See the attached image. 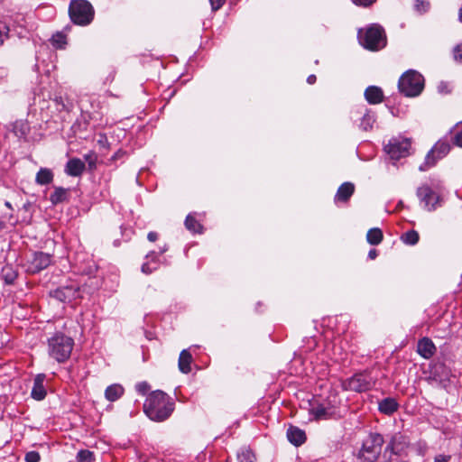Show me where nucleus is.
<instances>
[{"label":"nucleus","instance_id":"f257e3e1","mask_svg":"<svg viewBox=\"0 0 462 462\" xmlns=\"http://www.w3.org/2000/svg\"><path fill=\"white\" fill-rule=\"evenodd\" d=\"M175 408V403L167 393L157 390L151 393L143 404V411L154 421H163L167 420Z\"/></svg>","mask_w":462,"mask_h":462},{"label":"nucleus","instance_id":"f03ea898","mask_svg":"<svg viewBox=\"0 0 462 462\" xmlns=\"http://www.w3.org/2000/svg\"><path fill=\"white\" fill-rule=\"evenodd\" d=\"M74 346V340L62 333H57L48 341V351L51 357L59 363L68 360Z\"/></svg>","mask_w":462,"mask_h":462},{"label":"nucleus","instance_id":"7ed1b4c3","mask_svg":"<svg viewBox=\"0 0 462 462\" xmlns=\"http://www.w3.org/2000/svg\"><path fill=\"white\" fill-rule=\"evenodd\" d=\"M69 14L75 24L85 26L94 19L95 11L92 5L87 0H71L69 5Z\"/></svg>","mask_w":462,"mask_h":462},{"label":"nucleus","instance_id":"20e7f679","mask_svg":"<svg viewBox=\"0 0 462 462\" xmlns=\"http://www.w3.org/2000/svg\"><path fill=\"white\" fill-rule=\"evenodd\" d=\"M359 42L365 49L370 51H378L385 46L386 41L383 30L376 24L358 31Z\"/></svg>","mask_w":462,"mask_h":462},{"label":"nucleus","instance_id":"39448f33","mask_svg":"<svg viewBox=\"0 0 462 462\" xmlns=\"http://www.w3.org/2000/svg\"><path fill=\"white\" fill-rule=\"evenodd\" d=\"M383 438L379 433H370L363 441L358 453L361 462H374L380 456L383 445Z\"/></svg>","mask_w":462,"mask_h":462},{"label":"nucleus","instance_id":"423d86ee","mask_svg":"<svg viewBox=\"0 0 462 462\" xmlns=\"http://www.w3.org/2000/svg\"><path fill=\"white\" fill-rule=\"evenodd\" d=\"M398 88L406 97H417L424 88V79L416 70H408L400 78Z\"/></svg>","mask_w":462,"mask_h":462},{"label":"nucleus","instance_id":"0eeeda50","mask_svg":"<svg viewBox=\"0 0 462 462\" xmlns=\"http://www.w3.org/2000/svg\"><path fill=\"white\" fill-rule=\"evenodd\" d=\"M375 383V379L369 373H360L344 383L346 390L362 393L370 390Z\"/></svg>","mask_w":462,"mask_h":462},{"label":"nucleus","instance_id":"6e6552de","mask_svg":"<svg viewBox=\"0 0 462 462\" xmlns=\"http://www.w3.org/2000/svg\"><path fill=\"white\" fill-rule=\"evenodd\" d=\"M450 144L448 141L439 140L436 143L433 148L429 152L426 156V161L423 165L420 166V171H426L429 167L433 166L437 160L443 158L448 153Z\"/></svg>","mask_w":462,"mask_h":462},{"label":"nucleus","instance_id":"1a4fd4ad","mask_svg":"<svg viewBox=\"0 0 462 462\" xmlns=\"http://www.w3.org/2000/svg\"><path fill=\"white\" fill-rule=\"evenodd\" d=\"M51 263V255L43 252H35L27 260V272L36 273L47 268Z\"/></svg>","mask_w":462,"mask_h":462},{"label":"nucleus","instance_id":"9d476101","mask_svg":"<svg viewBox=\"0 0 462 462\" xmlns=\"http://www.w3.org/2000/svg\"><path fill=\"white\" fill-rule=\"evenodd\" d=\"M417 196L424 202V206L428 210H434L439 200V197L428 185H422L417 189Z\"/></svg>","mask_w":462,"mask_h":462},{"label":"nucleus","instance_id":"9b49d317","mask_svg":"<svg viewBox=\"0 0 462 462\" xmlns=\"http://www.w3.org/2000/svg\"><path fill=\"white\" fill-rule=\"evenodd\" d=\"M411 148V143L408 140L402 142H393L385 146L386 152L393 160H398L402 157H405L409 154Z\"/></svg>","mask_w":462,"mask_h":462},{"label":"nucleus","instance_id":"f8f14e48","mask_svg":"<svg viewBox=\"0 0 462 462\" xmlns=\"http://www.w3.org/2000/svg\"><path fill=\"white\" fill-rule=\"evenodd\" d=\"M52 295L60 301L69 303L79 298V289L72 285L64 286L55 290Z\"/></svg>","mask_w":462,"mask_h":462},{"label":"nucleus","instance_id":"ddd939ff","mask_svg":"<svg viewBox=\"0 0 462 462\" xmlns=\"http://www.w3.org/2000/svg\"><path fill=\"white\" fill-rule=\"evenodd\" d=\"M417 351L422 357L429 359L435 354L436 346L430 338L423 337L418 342Z\"/></svg>","mask_w":462,"mask_h":462},{"label":"nucleus","instance_id":"4468645a","mask_svg":"<svg viewBox=\"0 0 462 462\" xmlns=\"http://www.w3.org/2000/svg\"><path fill=\"white\" fill-rule=\"evenodd\" d=\"M85 170V163L79 158H73L68 161L65 166V172L69 176H80Z\"/></svg>","mask_w":462,"mask_h":462},{"label":"nucleus","instance_id":"2eb2a0df","mask_svg":"<svg viewBox=\"0 0 462 462\" xmlns=\"http://www.w3.org/2000/svg\"><path fill=\"white\" fill-rule=\"evenodd\" d=\"M45 379L44 374H38L33 383V387L32 389L31 395L34 400L42 401L46 396V390L43 385V382Z\"/></svg>","mask_w":462,"mask_h":462},{"label":"nucleus","instance_id":"dca6fc26","mask_svg":"<svg viewBox=\"0 0 462 462\" xmlns=\"http://www.w3.org/2000/svg\"><path fill=\"white\" fill-rule=\"evenodd\" d=\"M288 440L294 446H300L306 441L305 432L294 426H291L287 430Z\"/></svg>","mask_w":462,"mask_h":462},{"label":"nucleus","instance_id":"f3484780","mask_svg":"<svg viewBox=\"0 0 462 462\" xmlns=\"http://www.w3.org/2000/svg\"><path fill=\"white\" fill-rule=\"evenodd\" d=\"M355 191V186L351 182L343 183L337 189L335 200L346 202Z\"/></svg>","mask_w":462,"mask_h":462},{"label":"nucleus","instance_id":"a211bd4d","mask_svg":"<svg viewBox=\"0 0 462 462\" xmlns=\"http://www.w3.org/2000/svg\"><path fill=\"white\" fill-rule=\"evenodd\" d=\"M365 97L370 104H379L383 101V90L375 86L368 87L365 91Z\"/></svg>","mask_w":462,"mask_h":462},{"label":"nucleus","instance_id":"6ab92c4d","mask_svg":"<svg viewBox=\"0 0 462 462\" xmlns=\"http://www.w3.org/2000/svg\"><path fill=\"white\" fill-rule=\"evenodd\" d=\"M192 356L191 354L184 349L180 352L179 356V369L183 374H189L191 371Z\"/></svg>","mask_w":462,"mask_h":462},{"label":"nucleus","instance_id":"aec40b11","mask_svg":"<svg viewBox=\"0 0 462 462\" xmlns=\"http://www.w3.org/2000/svg\"><path fill=\"white\" fill-rule=\"evenodd\" d=\"M196 213H191L186 217L185 226L192 233L201 234L203 232V226L199 221L196 219Z\"/></svg>","mask_w":462,"mask_h":462},{"label":"nucleus","instance_id":"412c9836","mask_svg":"<svg viewBox=\"0 0 462 462\" xmlns=\"http://www.w3.org/2000/svg\"><path fill=\"white\" fill-rule=\"evenodd\" d=\"M123 386L117 383L109 385L105 391V396L109 402H115L118 400L123 395Z\"/></svg>","mask_w":462,"mask_h":462},{"label":"nucleus","instance_id":"4be33fe9","mask_svg":"<svg viewBox=\"0 0 462 462\" xmlns=\"http://www.w3.org/2000/svg\"><path fill=\"white\" fill-rule=\"evenodd\" d=\"M53 180V173L50 169L41 168L35 177V181L39 185H47Z\"/></svg>","mask_w":462,"mask_h":462},{"label":"nucleus","instance_id":"5701e85b","mask_svg":"<svg viewBox=\"0 0 462 462\" xmlns=\"http://www.w3.org/2000/svg\"><path fill=\"white\" fill-rule=\"evenodd\" d=\"M397 408L398 403L393 398H385L379 402V411L384 414H392Z\"/></svg>","mask_w":462,"mask_h":462},{"label":"nucleus","instance_id":"b1692460","mask_svg":"<svg viewBox=\"0 0 462 462\" xmlns=\"http://www.w3.org/2000/svg\"><path fill=\"white\" fill-rule=\"evenodd\" d=\"M68 199V189L58 187L55 188L53 193L50 196V200L53 205H57L65 201Z\"/></svg>","mask_w":462,"mask_h":462},{"label":"nucleus","instance_id":"393cba45","mask_svg":"<svg viewBox=\"0 0 462 462\" xmlns=\"http://www.w3.org/2000/svg\"><path fill=\"white\" fill-rule=\"evenodd\" d=\"M383 233L380 228L374 227L368 230L366 234L367 242L370 245H379L383 240Z\"/></svg>","mask_w":462,"mask_h":462},{"label":"nucleus","instance_id":"a878e982","mask_svg":"<svg viewBox=\"0 0 462 462\" xmlns=\"http://www.w3.org/2000/svg\"><path fill=\"white\" fill-rule=\"evenodd\" d=\"M238 462H254L255 455L250 448H242L236 455Z\"/></svg>","mask_w":462,"mask_h":462},{"label":"nucleus","instance_id":"bb28decb","mask_svg":"<svg viewBox=\"0 0 462 462\" xmlns=\"http://www.w3.org/2000/svg\"><path fill=\"white\" fill-rule=\"evenodd\" d=\"M311 413L316 420H323L328 418L331 414V411L329 409L324 407L323 405H318L317 407H313L311 409Z\"/></svg>","mask_w":462,"mask_h":462},{"label":"nucleus","instance_id":"cd10ccee","mask_svg":"<svg viewBox=\"0 0 462 462\" xmlns=\"http://www.w3.org/2000/svg\"><path fill=\"white\" fill-rule=\"evenodd\" d=\"M401 238L406 245H414L419 241V234L415 230H411L403 234Z\"/></svg>","mask_w":462,"mask_h":462},{"label":"nucleus","instance_id":"c85d7f7f","mask_svg":"<svg viewBox=\"0 0 462 462\" xmlns=\"http://www.w3.org/2000/svg\"><path fill=\"white\" fill-rule=\"evenodd\" d=\"M78 462H93L95 460L94 453L88 450H79L77 454Z\"/></svg>","mask_w":462,"mask_h":462},{"label":"nucleus","instance_id":"c756f323","mask_svg":"<svg viewBox=\"0 0 462 462\" xmlns=\"http://www.w3.org/2000/svg\"><path fill=\"white\" fill-rule=\"evenodd\" d=\"M52 44L56 48H63L66 44V36L60 32H58L52 36Z\"/></svg>","mask_w":462,"mask_h":462},{"label":"nucleus","instance_id":"7c9ffc66","mask_svg":"<svg viewBox=\"0 0 462 462\" xmlns=\"http://www.w3.org/2000/svg\"><path fill=\"white\" fill-rule=\"evenodd\" d=\"M430 2L427 0H415L414 7L420 14L426 13L430 9Z\"/></svg>","mask_w":462,"mask_h":462},{"label":"nucleus","instance_id":"2f4dec72","mask_svg":"<svg viewBox=\"0 0 462 462\" xmlns=\"http://www.w3.org/2000/svg\"><path fill=\"white\" fill-rule=\"evenodd\" d=\"M452 53H453V58H454L455 61H457L458 63H462V43L456 45L453 48Z\"/></svg>","mask_w":462,"mask_h":462},{"label":"nucleus","instance_id":"473e14b6","mask_svg":"<svg viewBox=\"0 0 462 462\" xmlns=\"http://www.w3.org/2000/svg\"><path fill=\"white\" fill-rule=\"evenodd\" d=\"M41 459V456L37 451H29L25 455L26 462H39Z\"/></svg>","mask_w":462,"mask_h":462},{"label":"nucleus","instance_id":"72a5a7b5","mask_svg":"<svg viewBox=\"0 0 462 462\" xmlns=\"http://www.w3.org/2000/svg\"><path fill=\"white\" fill-rule=\"evenodd\" d=\"M372 117L369 115H365L361 122V126L364 130L367 131L368 129L372 128Z\"/></svg>","mask_w":462,"mask_h":462},{"label":"nucleus","instance_id":"f704fd0d","mask_svg":"<svg viewBox=\"0 0 462 462\" xmlns=\"http://www.w3.org/2000/svg\"><path fill=\"white\" fill-rule=\"evenodd\" d=\"M11 269L8 267L3 269V275L7 283H12L15 278L14 273H9Z\"/></svg>","mask_w":462,"mask_h":462},{"label":"nucleus","instance_id":"c9c22d12","mask_svg":"<svg viewBox=\"0 0 462 462\" xmlns=\"http://www.w3.org/2000/svg\"><path fill=\"white\" fill-rule=\"evenodd\" d=\"M157 267H158V264L156 263H154L152 264V266H151L149 263H144L142 265V272L148 274V273H152V271L156 270Z\"/></svg>","mask_w":462,"mask_h":462},{"label":"nucleus","instance_id":"e433bc0d","mask_svg":"<svg viewBox=\"0 0 462 462\" xmlns=\"http://www.w3.org/2000/svg\"><path fill=\"white\" fill-rule=\"evenodd\" d=\"M135 388L141 394H145L149 391L150 386L146 382H142L137 383Z\"/></svg>","mask_w":462,"mask_h":462},{"label":"nucleus","instance_id":"4c0bfd02","mask_svg":"<svg viewBox=\"0 0 462 462\" xmlns=\"http://www.w3.org/2000/svg\"><path fill=\"white\" fill-rule=\"evenodd\" d=\"M454 142L457 146L462 147V125L457 128L454 135Z\"/></svg>","mask_w":462,"mask_h":462},{"label":"nucleus","instance_id":"58836bf2","mask_svg":"<svg viewBox=\"0 0 462 462\" xmlns=\"http://www.w3.org/2000/svg\"><path fill=\"white\" fill-rule=\"evenodd\" d=\"M395 441H396V437H393L391 441L389 442V444L386 446L385 448V453L387 452H390V453H396V450H395Z\"/></svg>","mask_w":462,"mask_h":462},{"label":"nucleus","instance_id":"ea45409f","mask_svg":"<svg viewBox=\"0 0 462 462\" xmlns=\"http://www.w3.org/2000/svg\"><path fill=\"white\" fill-rule=\"evenodd\" d=\"M225 0H209L213 11L218 10L223 5Z\"/></svg>","mask_w":462,"mask_h":462},{"label":"nucleus","instance_id":"a19ab883","mask_svg":"<svg viewBox=\"0 0 462 462\" xmlns=\"http://www.w3.org/2000/svg\"><path fill=\"white\" fill-rule=\"evenodd\" d=\"M354 4L361 6H368L372 5L375 0H352Z\"/></svg>","mask_w":462,"mask_h":462},{"label":"nucleus","instance_id":"79ce46f5","mask_svg":"<svg viewBox=\"0 0 462 462\" xmlns=\"http://www.w3.org/2000/svg\"><path fill=\"white\" fill-rule=\"evenodd\" d=\"M450 457V456L438 455L437 457H435L434 462H448Z\"/></svg>","mask_w":462,"mask_h":462},{"label":"nucleus","instance_id":"37998d69","mask_svg":"<svg viewBox=\"0 0 462 462\" xmlns=\"http://www.w3.org/2000/svg\"><path fill=\"white\" fill-rule=\"evenodd\" d=\"M147 239L150 242H155L158 239V234L156 232L151 231L147 235Z\"/></svg>","mask_w":462,"mask_h":462},{"label":"nucleus","instance_id":"c03bdc74","mask_svg":"<svg viewBox=\"0 0 462 462\" xmlns=\"http://www.w3.org/2000/svg\"><path fill=\"white\" fill-rule=\"evenodd\" d=\"M7 32L8 29L6 27H4V30L0 29V45L3 44L5 38L7 37Z\"/></svg>","mask_w":462,"mask_h":462},{"label":"nucleus","instance_id":"a18cd8bd","mask_svg":"<svg viewBox=\"0 0 462 462\" xmlns=\"http://www.w3.org/2000/svg\"><path fill=\"white\" fill-rule=\"evenodd\" d=\"M368 256L370 259H375V257L377 256V251L375 249L370 250L368 253Z\"/></svg>","mask_w":462,"mask_h":462},{"label":"nucleus","instance_id":"49530a36","mask_svg":"<svg viewBox=\"0 0 462 462\" xmlns=\"http://www.w3.org/2000/svg\"><path fill=\"white\" fill-rule=\"evenodd\" d=\"M18 125H21V132H22V134H25V131L23 130V128L25 127V124H23V122H16L15 125H14V128H17Z\"/></svg>","mask_w":462,"mask_h":462},{"label":"nucleus","instance_id":"de8ad7c7","mask_svg":"<svg viewBox=\"0 0 462 462\" xmlns=\"http://www.w3.org/2000/svg\"><path fill=\"white\" fill-rule=\"evenodd\" d=\"M307 81H308V83H309V84H313V83H315V81H316V76H315V75H310V76H309V77H308V79H307Z\"/></svg>","mask_w":462,"mask_h":462},{"label":"nucleus","instance_id":"09e8293b","mask_svg":"<svg viewBox=\"0 0 462 462\" xmlns=\"http://www.w3.org/2000/svg\"><path fill=\"white\" fill-rule=\"evenodd\" d=\"M152 255H153V254H147V256H146V257H147V258H149V257H152Z\"/></svg>","mask_w":462,"mask_h":462},{"label":"nucleus","instance_id":"8fccbe9b","mask_svg":"<svg viewBox=\"0 0 462 462\" xmlns=\"http://www.w3.org/2000/svg\"><path fill=\"white\" fill-rule=\"evenodd\" d=\"M5 205H6V207H10L11 206L9 202H6Z\"/></svg>","mask_w":462,"mask_h":462}]
</instances>
